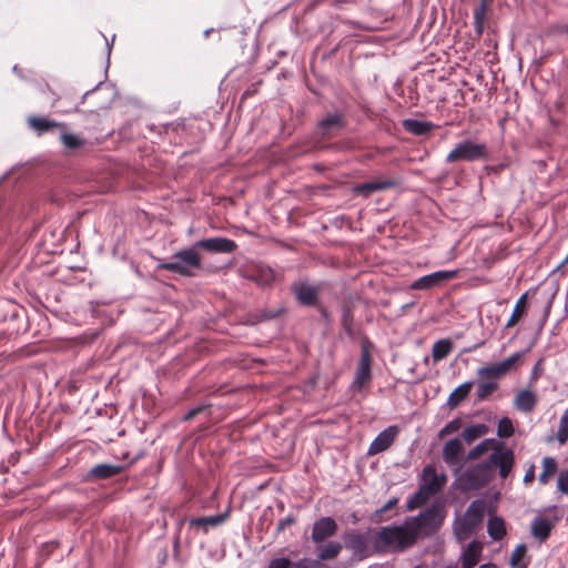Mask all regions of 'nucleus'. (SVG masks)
Listing matches in <instances>:
<instances>
[{"label":"nucleus","instance_id":"nucleus-1","mask_svg":"<svg viewBox=\"0 0 568 568\" xmlns=\"http://www.w3.org/2000/svg\"><path fill=\"white\" fill-rule=\"evenodd\" d=\"M514 464V452L498 445L486 462L468 467L458 476L459 487L464 491H469L486 486L493 479L495 468H498L500 478L506 479L511 473Z\"/></svg>","mask_w":568,"mask_h":568},{"label":"nucleus","instance_id":"nucleus-2","mask_svg":"<svg viewBox=\"0 0 568 568\" xmlns=\"http://www.w3.org/2000/svg\"><path fill=\"white\" fill-rule=\"evenodd\" d=\"M446 515L445 506L440 503H434L417 516L407 517L404 523L414 539V545L418 539L436 534L442 527Z\"/></svg>","mask_w":568,"mask_h":568},{"label":"nucleus","instance_id":"nucleus-3","mask_svg":"<svg viewBox=\"0 0 568 568\" xmlns=\"http://www.w3.org/2000/svg\"><path fill=\"white\" fill-rule=\"evenodd\" d=\"M414 546L405 523L373 529V551L377 554L402 552Z\"/></svg>","mask_w":568,"mask_h":568},{"label":"nucleus","instance_id":"nucleus-4","mask_svg":"<svg viewBox=\"0 0 568 568\" xmlns=\"http://www.w3.org/2000/svg\"><path fill=\"white\" fill-rule=\"evenodd\" d=\"M520 357L521 353H515L499 363L480 367L477 371L480 377L477 385V398L484 400L491 395L498 388V379L505 376Z\"/></svg>","mask_w":568,"mask_h":568},{"label":"nucleus","instance_id":"nucleus-5","mask_svg":"<svg viewBox=\"0 0 568 568\" xmlns=\"http://www.w3.org/2000/svg\"><path fill=\"white\" fill-rule=\"evenodd\" d=\"M447 477L445 474H438L434 465H427L423 468L418 490L407 501V510H414L425 505L428 499L438 494L445 486Z\"/></svg>","mask_w":568,"mask_h":568},{"label":"nucleus","instance_id":"nucleus-6","mask_svg":"<svg viewBox=\"0 0 568 568\" xmlns=\"http://www.w3.org/2000/svg\"><path fill=\"white\" fill-rule=\"evenodd\" d=\"M202 267V260L195 243L175 252L170 261L159 264V268L176 273L182 276H194L195 271Z\"/></svg>","mask_w":568,"mask_h":568},{"label":"nucleus","instance_id":"nucleus-7","mask_svg":"<svg viewBox=\"0 0 568 568\" xmlns=\"http://www.w3.org/2000/svg\"><path fill=\"white\" fill-rule=\"evenodd\" d=\"M486 511V504L476 499L469 504L465 514L454 523V532L458 539L468 538L483 523Z\"/></svg>","mask_w":568,"mask_h":568},{"label":"nucleus","instance_id":"nucleus-8","mask_svg":"<svg viewBox=\"0 0 568 568\" xmlns=\"http://www.w3.org/2000/svg\"><path fill=\"white\" fill-rule=\"evenodd\" d=\"M488 146L486 143H477L466 139L458 142L455 148L447 154L445 161L447 163L455 162H474L488 159Z\"/></svg>","mask_w":568,"mask_h":568},{"label":"nucleus","instance_id":"nucleus-9","mask_svg":"<svg viewBox=\"0 0 568 568\" xmlns=\"http://www.w3.org/2000/svg\"><path fill=\"white\" fill-rule=\"evenodd\" d=\"M345 547L359 558H366L373 551V529L366 532H349L344 535Z\"/></svg>","mask_w":568,"mask_h":568},{"label":"nucleus","instance_id":"nucleus-10","mask_svg":"<svg viewBox=\"0 0 568 568\" xmlns=\"http://www.w3.org/2000/svg\"><path fill=\"white\" fill-rule=\"evenodd\" d=\"M371 342L367 337L362 341V353L352 386L361 390L372 378V359L369 354Z\"/></svg>","mask_w":568,"mask_h":568},{"label":"nucleus","instance_id":"nucleus-11","mask_svg":"<svg viewBox=\"0 0 568 568\" xmlns=\"http://www.w3.org/2000/svg\"><path fill=\"white\" fill-rule=\"evenodd\" d=\"M457 271H437L415 280L410 284L412 290L423 291L439 287L457 276Z\"/></svg>","mask_w":568,"mask_h":568},{"label":"nucleus","instance_id":"nucleus-12","mask_svg":"<svg viewBox=\"0 0 568 568\" xmlns=\"http://www.w3.org/2000/svg\"><path fill=\"white\" fill-rule=\"evenodd\" d=\"M338 525L336 520L329 516L321 517L313 523L311 538L316 545L322 544L326 539L336 535Z\"/></svg>","mask_w":568,"mask_h":568},{"label":"nucleus","instance_id":"nucleus-13","mask_svg":"<svg viewBox=\"0 0 568 568\" xmlns=\"http://www.w3.org/2000/svg\"><path fill=\"white\" fill-rule=\"evenodd\" d=\"M195 247L210 253H233L237 244L231 239L216 236L196 241Z\"/></svg>","mask_w":568,"mask_h":568},{"label":"nucleus","instance_id":"nucleus-14","mask_svg":"<svg viewBox=\"0 0 568 568\" xmlns=\"http://www.w3.org/2000/svg\"><path fill=\"white\" fill-rule=\"evenodd\" d=\"M398 433L399 428L395 425L388 426L387 428L382 430L371 443L367 450V455L374 456L388 449L395 442Z\"/></svg>","mask_w":568,"mask_h":568},{"label":"nucleus","instance_id":"nucleus-15","mask_svg":"<svg viewBox=\"0 0 568 568\" xmlns=\"http://www.w3.org/2000/svg\"><path fill=\"white\" fill-rule=\"evenodd\" d=\"M557 518H550L546 515L538 514L531 521L530 534L539 542H545L554 527L556 526Z\"/></svg>","mask_w":568,"mask_h":568},{"label":"nucleus","instance_id":"nucleus-16","mask_svg":"<svg viewBox=\"0 0 568 568\" xmlns=\"http://www.w3.org/2000/svg\"><path fill=\"white\" fill-rule=\"evenodd\" d=\"M463 453V444L459 438H453L445 443L443 448V459L448 466H457L460 468V456Z\"/></svg>","mask_w":568,"mask_h":568},{"label":"nucleus","instance_id":"nucleus-17","mask_svg":"<svg viewBox=\"0 0 568 568\" xmlns=\"http://www.w3.org/2000/svg\"><path fill=\"white\" fill-rule=\"evenodd\" d=\"M230 513L231 510L227 508L224 513L219 515L191 518L189 520V525L191 528L202 529V531L206 534L210 527H217L222 525L229 518Z\"/></svg>","mask_w":568,"mask_h":568},{"label":"nucleus","instance_id":"nucleus-18","mask_svg":"<svg viewBox=\"0 0 568 568\" xmlns=\"http://www.w3.org/2000/svg\"><path fill=\"white\" fill-rule=\"evenodd\" d=\"M395 181L392 180L365 182L355 185L353 192L356 195L369 197L374 192L390 189L395 186Z\"/></svg>","mask_w":568,"mask_h":568},{"label":"nucleus","instance_id":"nucleus-19","mask_svg":"<svg viewBox=\"0 0 568 568\" xmlns=\"http://www.w3.org/2000/svg\"><path fill=\"white\" fill-rule=\"evenodd\" d=\"M28 124L29 126L38 133V135H42L45 132L52 130V129H63L64 124L57 122L54 120H50L44 116H29L28 118Z\"/></svg>","mask_w":568,"mask_h":568},{"label":"nucleus","instance_id":"nucleus-20","mask_svg":"<svg viewBox=\"0 0 568 568\" xmlns=\"http://www.w3.org/2000/svg\"><path fill=\"white\" fill-rule=\"evenodd\" d=\"M537 404V396L530 389L519 390L515 397L514 406L521 413H530Z\"/></svg>","mask_w":568,"mask_h":568},{"label":"nucleus","instance_id":"nucleus-21","mask_svg":"<svg viewBox=\"0 0 568 568\" xmlns=\"http://www.w3.org/2000/svg\"><path fill=\"white\" fill-rule=\"evenodd\" d=\"M483 551V546L478 541H471L462 555V567L473 568L479 561Z\"/></svg>","mask_w":568,"mask_h":568},{"label":"nucleus","instance_id":"nucleus-22","mask_svg":"<svg viewBox=\"0 0 568 568\" xmlns=\"http://www.w3.org/2000/svg\"><path fill=\"white\" fill-rule=\"evenodd\" d=\"M122 467L118 465L99 464L89 470L88 477L93 479H108L118 475Z\"/></svg>","mask_w":568,"mask_h":568},{"label":"nucleus","instance_id":"nucleus-23","mask_svg":"<svg viewBox=\"0 0 568 568\" xmlns=\"http://www.w3.org/2000/svg\"><path fill=\"white\" fill-rule=\"evenodd\" d=\"M295 293L298 302L307 306L315 305L318 298L317 290L308 284H300Z\"/></svg>","mask_w":568,"mask_h":568},{"label":"nucleus","instance_id":"nucleus-24","mask_svg":"<svg viewBox=\"0 0 568 568\" xmlns=\"http://www.w3.org/2000/svg\"><path fill=\"white\" fill-rule=\"evenodd\" d=\"M343 546L339 541H328L325 545L317 547V559L320 561H326L335 559L342 551Z\"/></svg>","mask_w":568,"mask_h":568},{"label":"nucleus","instance_id":"nucleus-25","mask_svg":"<svg viewBox=\"0 0 568 568\" xmlns=\"http://www.w3.org/2000/svg\"><path fill=\"white\" fill-rule=\"evenodd\" d=\"M344 126V119L338 113L326 115L318 122V130L322 135H328L332 130Z\"/></svg>","mask_w":568,"mask_h":568},{"label":"nucleus","instance_id":"nucleus-26","mask_svg":"<svg viewBox=\"0 0 568 568\" xmlns=\"http://www.w3.org/2000/svg\"><path fill=\"white\" fill-rule=\"evenodd\" d=\"M403 126L409 133L415 135H423L432 131L434 124L432 122L419 121L415 119H406L403 121Z\"/></svg>","mask_w":568,"mask_h":568},{"label":"nucleus","instance_id":"nucleus-27","mask_svg":"<svg viewBox=\"0 0 568 568\" xmlns=\"http://www.w3.org/2000/svg\"><path fill=\"white\" fill-rule=\"evenodd\" d=\"M498 445H501V447H504L503 443H498L493 438L484 439L483 442H480L478 445H476L474 448H471L468 452L466 459L467 460L477 459L478 457H480L483 454H485L489 449H493V452H495V449L498 447Z\"/></svg>","mask_w":568,"mask_h":568},{"label":"nucleus","instance_id":"nucleus-28","mask_svg":"<svg viewBox=\"0 0 568 568\" xmlns=\"http://www.w3.org/2000/svg\"><path fill=\"white\" fill-rule=\"evenodd\" d=\"M473 385H474V382L468 381V382H465L464 384L459 385L458 387H456L450 393L447 404L450 407L458 406L468 396Z\"/></svg>","mask_w":568,"mask_h":568},{"label":"nucleus","instance_id":"nucleus-29","mask_svg":"<svg viewBox=\"0 0 568 568\" xmlns=\"http://www.w3.org/2000/svg\"><path fill=\"white\" fill-rule=\"evenodd\" d=\"M487 532L494 540H501L506 535L505 521L501 517H491L487 523Z\"/></svg>","mask_w":568,"mask_h":568},{"label":"nucleus","instance_id":"nucleus-30","mask_svg":"<svg viewBox=\"0 0 568 568\" xmlns=\"http://www.w3.org/2000/svg\"><path fill=\"white\" fill-rule=\"evenodd\" d=\"M453 349V342L449 338H443L433 344L432 356L434 362H440L446 358Z\"/></svg>","mask_w":568,"mask_h":568},{"label":"nucleus","instance_id":"nucleus-31","mask_svg":"<svg viewBox=\"0 0 568 568\" xmlns=\"http://www.w3.org/2000/svg\"><path fill=\"white\" fill-rule=\"evenodd\" d=\"M513 568H528L529 559L527 558V547L525 544H519L513 551L509 560Z\"/></svg>","mask_w":568,"mask_h":568},{"label":"nucleus","instance_id":"nucleus-32","mask_svg":"<svg viewBox=\"0 0 568 568\" xmlns=\"http://www.w3.org/2000/svg\"><path fill=\"white\" fill-rule=\"evenodd\" d=\"M526 300L527 293H524L516 302L515 308L506 323V328H510L517 324V322L524 316L526 312Z\"/></svg>","mask_w":568,"mask_h":568},{"label":"nucleus","instance_id":"nucleus-33","mask_svg":"<svg viewBox=\"0 0 568 568\" xmlns=\"http://www.w3.org/2000/svg\"><path fill=\"white\" fill-rule=\"evenodd\" d=\"M61 130L60 140L65 149L77 150L85 144V140L81 139L79 135L64 131V128Z\"/></svg>","mask_w":568,"mask_h":568},{"label":"nucleus","instance_id":"nucleus-34","mask_svg":"<svg viewBox=\"0 0 568 568\" xmlns=\"http://www.w3.org/2000/svg\"><path fill=\"white\" fill-rule=\"evenodd\" d=\"M557 470V462L552 457H545L542 459V471L539 475V483L545 485L549 481L551 475Z\"/></svg>","mask_w":568,"mask_h":568},{"label":"nucleus","instance_id":"nucleus-35","mask_svg":"<svg viewBox=\"0 0 568 568\" xmlns=\"http://www.w3.org/2000/svg\"><path fill=\"white\" fill-rule=\"evenodd\" d=\"M487 6L483 1L479 6H477L474 10V27L478 34H481L484 31V21L486 17Z\"/></svg>","mask_w":568,"mask_h":568},{"label":"nucleus","instance_id":"nucleus-36","mask_svg":"<svg viewBox=\"0 0 568 568\" xmlns=\"http://www.w3.org/2000/svg\"><path fill=\"white\" fill-rule=\"evenodd\" d=\"M486 432V426L483 425V424H479V425H473V426H469V427H466L464 430H463V438L468 443H473L475 439L479 438L480 436H483Z\"/></svg>","mask_w":568,"mask_h":568},{"label":"nucleus","instance_id":"nucleus-37","mask_svg":"<svg viewBox=\"0 0 568 568\" xmlns=\"http://www.w3.org/2000/svg\"><path fill=\"white\" fill-rule=\"evenodd\" d=\"M556 439L561 445L568 440V408L564 410L560 417Z\"/></svg>","mask_w":568,"mask_h":568},{"label":"nucleus","instance_id":"nucleus-38","mask_svg":"<svg viewBox=\"0 0 568 568\" xmlns=\"http://www.w3.org/2000/svg\"><path fill=\"white\" fill-rule=\"evenodd\" d=\"M514 434L513 422L508 417L499 419L497 425V436L500 438H509Z\"/></svg>","mask_w":568,"mask_h":568},{"label":"nucleus","instance_id":"nucleus-39","mask_svg":"<svg viewBox=\"0 0 568 568\" xmlns=\"http://www.w3.org/2000/svg\"><path fill=\"white\" fill-rule=\"evenodd\" d=\"M462 427V420L459 418H455L447 423L438 433L439 438H443L446 435L456 433Z\"/></svg>","mask_w":568,"mask_h":568},{"label":"nucleus","instance_id":"nucleus-40","mask_svg":"<svg viewBox=\"0 0 568 568\" xmlns=\"http://www.w3.org/2000/svg\"><path fill=\"white\" fill-rule=\"evenodd\" d=\"M341 324L342 327L354 326V315L351 306L348 305H344L342 308Z\"/></svg>","mask_w":568,"mask_h":568},{"label":"nucleus","instance_id":"nucleus-41","mask_svg":"<svg viewBox=\"0 0 568 568\" xmlns=\"http://www.w3.org/2000/svg\"><path fill=\"white\" fill-rule=\"evenodd\" d=\"M557 488L559 491L568 495V470H562L558 475Z\"/></svg>","mask_w":568,"mask_h":568},{"label":"nucleus","instance_id":"nucleus-42","mask_svg":"<svg viewBox=\"0 0 568 568\" xmlns=\"http://www.w3.org/2000/svg\"><path fill=\"white\" fill-rule=\"evenodd\" d=\"M293 562L285 557L274 558L270 561L267 568H290Z\"/></svg>","mask_w":568,"mask_h":568},{"label":"nucleus","instance_id":"nucleus-43","mask_svg":"<svg viewBox=\"0 0 568 568\" xmlns=\"http://www.w3.org/2000/svg\"><path fill=\"white\" fill-rule=\"evenodd\" d=\"M296 521L295 517L292 516V515H288L287 517L281 519L278 523H277V526H276V532L280 534L282 532L287 526H291L293 525L294 523Z\"/></svg>","mask_w":568,"mask_h":568},{"label":"nucleus","instance_id":"nucleus-44","mask_svg":"<svg viewBox=\"0 0 568 568\" xmlns=\"http://www.w3.org/2000/svg\"><path fill=\"white\" fill-rule=\"evenodd\" d=\"M207 406L205 405H199L196 407L191 408L183 417L184 420H190L194 418L196 415H199L201 412H203Z\"/></svg>","mask_w":568,"mask_h":568},{"label":"nucleus","instance_id":"nucleus-45","mask_svg":"<svg viewBox=\"0 0 568 568\" xmlns=\"http://www.w3.org/2000/svg\"><path fill=\"white\" fill-rule=\"evenodd\" d=\"M397 503H398V498H392V499H389V500H388V501H387V503H386V504H385L381 509H378V510L376 511V514H379V515H381V514H383V513H385V511H387V510L392 509L393 507H395V506L397 505Z\"/></svg>","mask_w":568,"mask_h":568},{"label":"nucleus","instance_id":"nucleus-46","mask_svg":"<svg viewBox=\"0 0 568 568\" xmlns=\"http://www.w3.org/2000/svg\"><path fill=\"white\" fill-rule=\"evenodd\" d=\"M535 479V466L531 465L527 470H526V474L524 476V483L525 484H530L532 483V480Z\"/></svg>","mask_w":568,"mask_h":568},{"label":"nucleus","instance_id":"nucleus-47","mask_svg":"<svg viewBox=\"0 0 568 568\" xmlns=\"http://www.w3.org/2000/svg\"><path fill=\"white\" fill-rule=\"evenodd\" d=\"M308 565H310L308 559L303 558V559H300L298 561H296L295 564H293L292 566L294 568H308Z\"/></svg>","mask_w":568,"mask_h":568},{"label":"nucleus","instance_id":"nucleus-48","mask_svg":"<svg viewBox=\"0 0 568 568\" xmlns=\"http://www.w3.org/2000/svg\"><path fill=\"white\" fill-rule=\"evenodd\" d=\"M539 363L534 367L531 375H530V384L535 383L539 377V371H538Z\"/></svg>","mask_w":568,"mask_h":568},{"label":"nucleus","instance_id":"nucleus-49","mask_svg":"<svg viewBox=\"0 0 568 568\" xmlns=\"http://www.w3.org/2000/svg\"><path fill=\"white\" fill-rule=\"evenodd\" d=\"M344 332L346 333V335L354 339L355 338V331H354V326H345L343 327Z\"/></svg>","mask_w":568,"mask_h":568},{"label":"nucleus","instance_id":"nucleus-50","mask_svg":"<svg viewBox=\"0 0 568 568\" xmlns=\"http://www.w3.org/2000/svg\"><path fill=\"white\" fill-rule=\"evenodd\" d=\"M478 568H497V566L493 562H487V564L480 565Z\"/></svg>","mask_w":568,"mask_h":568},{"label":"nucleus","instance_id":"nucleus-51","mask_svg":"<svg viewBox=\"0 0 568 568\" xmlns=\"http://www.w3.org/2000/svg\"><path fill=\"white\" fill-rule=\"evenodd\" d=\"M210 32H211V30H206V31L204 32V36L207 38V37L210 36Z\"/></svg>","mask_w":568,"mask_h":568}]
</instances>
